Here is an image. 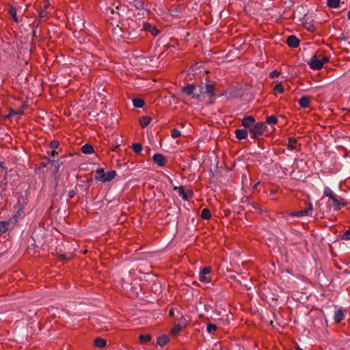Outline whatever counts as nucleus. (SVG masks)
<instances>
[{"instance_id":"obj_1","label":"nucleus","mask_w":350,"mask_h":350,"mask_svg":"<svg viewBox=\"0 0 350 350\" xmlns=\"http://www.w3.org/2000/svg\"><path fill=\"white\" fill-rule=\"evenodd\" d=\"M324 196L329 197L334 203V210L336 211H339L342 206L347 204V201L343 198L335 194L334 191L328 187H325L323 191Z\"/></svg>"},{"instance_id":"obj_2","label":"nucleus","mask_w":350,"mask_h":350,"mask_svg":"<svg viewBox=\"0 0 350 350\" xmlns=\"http://www.w3.org/2000/svg\"><path fill=\"white\" fill-rule=\"evenodd\" d=\"M328 62V58L321 55H313L308 62L310 67L313 70H319L323 68L324 63Z\"/></svg>"},{"instance_id":"obj_3","label":"nucleus","mask_w":350,"mask_h":350,"mask_svg":"<svg viewBox=\"0 0 350 350\" xmlns=\"http://www.w3.org/2000/svg\"><path fill=\"white\" fill-rule=\"evenodd\" d=\"M267 129V126L263 122H258L249 129L250 137L253 139H258L262 135Z\"/></svg>"},{"instance_id":"obj_4","label":"nucleus","mask_w":350,"mask_h":350,"mask_svg":"<svg viewBox=\"0 0 350 350\" xmlns=\"http://www.w3.org/2000/svg\"><path fill=\"white\" fill-rule=\"evenodd\" d=\"M124 28L131 29L132 31L128 30L129 36L136 37L138 32L136 31L139 28L140 25L136 21L128 18L124 23L122 24Z\"/></svg>"},{"instance_id":"obj_5","label":"nucleus","mask_w":350,"mask_h":350,"mask_svg":"<svg viewBox=\"0 0 350 350\" xmlns=\"http://www.w3.org/2000/svg\"><path fill=\"white\" fill-rule=\"evenodd\" d=\"M207 94L208 97L212 98L215 96L213 84L207 83L200 88V93L194 94L193 98H199L201 94Z\"/></svg>"},{"instance_id":"obj_6","label":"nucleus","mask_w":350,"mask_h":350,"mask_svg":"<svg viewBox=\"0 0 350 350\" xmlns=\"http://www.w3.org/2000/svg\"><path fill=\"white\" fill-rule=\"evenodd\" d=\"M185 10L182 4L173 5L168 9V12L173 17H180Z\"/></svg>"},{"instance_id":"obj_7","label":"nucleus","mask_w":350,"mask_h":350,"mask_svg":"<svg viewBox=\"0 0 350 350\" xmlns=\"http://www.w3.org/2000/svg\"><path fill=\"white\" fill-rule=\"evenodd\" d=\"M211 268L208 267H204L200 272L199 278L200 280L202 282L208 283L211 282V278L207 277L206 275L210 273Z\"/></svg>"},{"instance_id":"obj_8","label":"nucleus","mask_w":350,"mask_h":350,"mask_svg":"<svg viewBox=\"0 0 350 350\" xmlns=\"http://www.w3.org/2000/svg\"><path fill=\"white\" fill-rule=\"evenodd\" d=\"M255 123V118L252 116H245L241 121L242 126L246 129H250Z\"/></svg>"},{"instance_id":"obj_9","label":"nucleus","mask_w":350,"mask_h":350,"mask_svg":"<svg viewBox=\"0 0 350 350\" xmlns=\"http://www.w3.org/2000/svg\"><path fill=\"white\" fill-rule=\"evenodd\" d=\"M153 161L157 163L159 166H164L167 162L166 159L162 154L156 153L152 157Z\"/></svg>"},{"instance_id":"obj_10","label":"nucleus","mask_w":350,"mask_h":350,"mask_svg":"<svg viewBox=\"0 0 350 350\" xmlns=\"http://www.w3.org/2000/svg\"><path fill=\"white\" fill-rule=\"evenodd\" d=\"M287 44L292 48H296L299 44V40L294 35H291L287 38Z\"/></svg>"},{"instance_id":"obj_11","label":"nucleus","mask_w":350,"mask_h":350,"mask_svg":"<svg viewBox=\"0 0 350 350\" xmlns=\"http://www.w3.org/2000/svg\"><path fill=\"white\" fill-rule=\"evenodd\" d=\"M248 132L249 131L245 129H240L235 130L234 135L238 139L241 140L247 137Z\"/></svg>"},{"instance_id":"obj_12","label":"nucleus","mask_w":350,"mask_h":350,"mask_svg":"<svg viewBox=\"0 0 350 350\" xmlns=\"http://www.w3.org/2000/svg\"><path fill=\"white\" fill-rule=\"evenodd\" d=\"M125 8H126L125 6H124L121 4H119L116 6L115 9L111 8H107V11H108V10H109L111 14L116 13L118 15H120L122 13L124 12Z\"/></svg>"},{"instance_id":"obj_13","label":"nucleus","mask_w":350,"mask_h":350,"mask_svg":"<svg viewBox=\"0 0 350 350\" xmlns=\"http://www.w3.org/2000/svg\"><path fill=\"white\" fill-rule=\"evenodd\" d=\"M144 27L146 31L150 32L153 36H157L159 32L157 27H152L149 23H144Z\"/></svg>"},{"instance_id":"obj_14","label":"nucleus","mask_w":350,"mask_h":350,"mask_svg":"<svg viewBox=\"0 0 350 350\" xmlns=\"http://www.w3.org/2000/svg\"><path fill=\"white\" fill-rule=\"evenodd\" d=\"M196 86L193 84H187L182 88V91L187 95L194 94Z\"/></svg>"},{"instance_id":"obj_15","label":"nucleus","mask_w":350,"mask_h":350,"mask_svg":"<svg viewBox=\"0 0 350 350\" xmlns=\"http://www.w3.org/2000/svg\"><path fill=\"white\" fill-rule=\"evenodd\" d=\"M12 227V224L9 221H0V232H5L8 229Z\"/></svg>"},{"instance_id":"obj_16","label":"nucleus","mask_w":350,"mask_h":350,"mask_svg":"<svg viewBox=\"0 0 350 350\" xmlns=\"http://www.w3.org/2000/svg\"><path fill=\"white\" fill-rule=\"evenodd\" d=\"M344 317H345V316H344L343 312L341 309H338L334 312V319L335 322H336V323L340 322L344 319Z\"/></svg>"},{"instance_id":"obj_17","label":"nucleus","mask_w":350,"mask_h":350,"mask_svg":"<svg viewBox=\"0 0 350 350\" xmlns=\"http://www.w3.org/2000/svg\"><path fill=\"white\" fill-rule=\"evenodd\" d=\"M299 104L303 108H307L310 105V98L307 96H302L299 100Z\"/></svg>"},{"instance_id":"obj_18","label":"nucleus","mask_w":350,"mask_h":350,"mask_svg":"<svg viewBox=\"0 0 350 350\" xmlns=\"http://www.w3.org/2000/svg\"><path fill=\"white\" fill-rule=\"evenodd\" d=\"M81 152L84 154H92L94 152V148L89 144H85L81 147Z\"/></svg>"},{"instance_id":"obj_19","label":"nucleus","mask_w":350,"mask_h":350,"mask_svg":"<svg viewBox=\"0 0 350 350\" xmlns=\"http://www.w3.org/2000/svg\"><path fill=\"white\" fill-rule=\"evenodd\" d=\"M168 342L169 337L166 335L161 336L157 338V344L161 347L165 345Z\"/></svg>"},{"instance_id":"obj_20","label":"nucleus","mask_w":350,"mask_h":350,"mask_svg":"<svg viewBox=\"0 0 350 350\" xmlns=\"http://www.w3.org/2000/svg\"><path fill=\"white\" fill-rule=\"evenodd\" d=\"M116 175V172L115 170H111L107 173H105V176L103 178V182H108L111 180L115 178Z\"/></svg>"},{"instance_id":"obj_21","label":"nucleus","mask_w":350,"mask_h":350,"mask_svg":"<svg viewBox=\"0 0 350 350\" xmlns=\"http://www.w3.org/2000/svg\"><path fill=\"white\" fill-rule=\"evenodd\" d=\"M16 8L14 6H10L9 8V14L11 15L12 19L16 22L18 23L19 19L16 16Z\"/></svg>"},{"instance_id":"obj_22","label":"nucleus","mask_w":350,"mask_h":350,"mask_svg":"<svg viewBox=\"0 0 350 350\" xmlns=\"http://www.w3.org/2000/svg\"><path fill=\"white\" fill-rule=\"evenodd\" d=\"M107 342L102 338H96L94 340V345L98 348H103L106 346Z\"/></svg>"},{"instance_id":"obj_23","label":"nucleus","mask_w":350,"mask_h":350,"mask_svg":"<svg viewBox=\"0 0 350 350\" xmlns=\"http://www.w3.org/2000/svg\"><path fill=\"white\" fill-rule=\"evenodd\" d=\"M133 105L136 108H142L144 105V100L141 98H135L133 99Z\"/></svg>"},{"instance_id":"obj_24","label":"nucleus","mask_w":350,"mask_h":350,"mask_svg":"<svg viewBox=\"0 0 350 350\" xmlns=\"http://www.w3.org/2000/svg\"><path fill=\"white\" fill-rule=\"evenodd\" d=\"M98 176H96V179L103 182V178L105 176V172L103 168H98L96 171Z\"/></svg>"},{"instance_id":"obj_25","label":"nucleus","mask_w":350,"mask_h":350,"mask_svg":"<svg viewBox=\"0 0 350 350\" xmlns=\"http://www.w3.org/2000/svg\"><path fill=\"white\" fill-rule=\"evenodd\" d=\"M212 215L211 211L206 208L202 210L201 211V217L204 219H209L211 217Z\"/></svg>"},{"instance_id":"obj_26","label":"nucleus","mask_w":350,"mask_h":350,"mask_svg":"<svg viewBox=\"0 0 350 350\" xmlns=\"http://www.w3.org/2000/svg\"><path fill=\"white\" fill-rule=\"evenodd\" d=\"M151 118L147 116H142L139 118V123L142 127L147 126L150 122Z\"/></svg>"},{"instance_id":"obj_27","label":"nucleus","mask_w":350,"mask_h":350,"mask_svg":"<svg viewBox=\"0 0 350 350\" xmlns=\"http://www.w3.org/2000/svg\"><path fill=\"white\" fill-rule=\"evenodd\" d=\"M48 163H51V164L55 168L56 173L59 172L60 166L63 164V162H59V160H48Z\"/></svg>"},{"instance_id":"obj_28","label":"nucleus","mask_w":350,"mask_h":350,"mask_svg":"<svg viewBox=\"0 0 350 350\" xmlns=\"http://www.w3.org/2000/svg\"><path fill=\"white\" fill-rule=\"evenodd\" d=\"M123 28L124 27H119V25H117L116 27L113 28V33L115 34V35H117L118 36H120V37H124V34H123Z\"/></svg>"},{"instance_id":"obj_29","label":"nucleus","mask_w":350,"mask_h":350,"mask_svg":"<svg viewBox=\"0 0 350 350\" xmlns=\"http://www.w3.org/2000/svg\"><path fill=\"white\" fill-rule=\"evenodd\" d=\"M290 215L293 216V217H300L307 215V211H304V210L299 211H293V212L291 213Z\"/></svg>"},{"instance_id":"obj_30","label":"nucleus","mask_w":350,"mask_h":350,"mask_svg":"<svg viewBox=\"0 0 350 350\" xmlns=\"http://www.w3.org/2000/svg\"><path fill=\"white\" fill-rule=\"evenodd\" d=\"M151 340V336L149 334H141L139 336V340L141 343H146Z\"/></svg>"},{"instance_id":"obj_31","label":"nucleus","mask_w":350,"mask_h":350,"mask_svg":"<svg viewBox=\"0 0 350 350\" xmlns=\"http://www.w3.org/2000/svg\"><path fill=\"white\" fill-rule=\"evenodd\" d=\"M266 122L270 125L275 124L278 122V118L275 116H271L267 118Z\"/></svg>"},{"instance_id":"obj_32","label":"nucleus","mask_w":350,"mask_h":350,"mask_svg":"<svg viewBox=\"0 0 350 350\" xmlns=\"http://www.w3.org/2000/svg\"><path fill=\"white\" fill-rule=\"evenodd\" d=\"M326 3L330 8H338L340 5V1H326Z\"/></svg>"},{"instance_id":"obj_33","label":"nucleus","mask_w":350,"mask_h":350,"mask_svg":"<svg viewBox=\"0 0 350 350\" xmlns=\"http://www.w3.org/2000/svg\"><path fill=\"white\" fill-rule=\"evenodd\" d=\"M297 143V139L293 137L288 138V148L290 150L294 149V144Z\"/></svg>"},{"instance_id":"obj_34","label":"nucleus","mask_w":350,"mask_h":350,"mask_svg":"<svg viewBox=\"0 0 350 350\" xmlns=\"http://www.w3.org/2000/svg\"><path fill=\"white\" fill-rule=\"evenodd\" d=\"M171 136L173 138H177L181 136V132L177 129H173L171 131Z\"/></svg>"},{"instance_id":"obj_35","label":"nucleus","mask_w":350,"mask_h":350,"mask_svg":"<svg viewBox=\"0 0 350 350\" xmlns=\"http://www.w3.org/2000/svg\"><path fill=\"white\" fill-rule=\"evenodd\" d=\"M179 195L182 197L183 200L186 201L188 200V197L187 193L185 192L184 187L179 188V191H178Z\"/></svg>"},{"instance_id":"obj_36","label":"nucleus","mask_w":350,"mask_h":350,"mask_svg":"<svg viewBox=\"0 0 350 350\" xmlns=\"http://www.w3.org/2000/svg\"><path fill=\"white\" fill-rule=\"evenodd\" d=\"M217 329V326L215 324L209 323L206 326V330L208 333H212L216 331Z\"/></svg>"},{"instance_id":"obj_37","label":"nucleus","mask_w":350,"mask_h":350,"mask_svg":"<svg viewBox=\"0 0 350 350\" xmlns=\"http://www.w3.org/2000/svg\"><path fill=\"white\" fill-rule=\"evenodd\" d=\"M133 149L135 153H139L142 150V146L140 144H133Z\"/></svg>"},{"instance_id":"obj_38","label":"nucleus","mask_w":350,"mask_h":350,"mask_svg":"<svg viewBox=\"0 0 350 350\" xmlns=\"http://www.w3.org/2000/svg\"><path fill=\"white\" fill-rule=\"evenodd\" d=\"M274 90L276 92H278L280 94H282L284 91V88L282 87L281 83H278L275 85Z\"/></svg>"},{"instance_id":"obj_39","label":"nucleus","mask_w":350,"mask_h":350,"mask_svg":"<svg viewBox=\"0 0 350 350\" xmlns=\"http://www.w3.org/2000/svg\"><path fill=\"white\" fill-rule=\"evenodd\" d=\"M181 329H182V327L180 325H175L172 329V334L173 335H176L180 332Z\"/></svg>"},{"instance_id":"obj_40","label":"nucleus","mask_w":350,"mask_h":350,"mask_svg":"<svg viewBox=\"0 0 350 350\" xmlns=\"http://www.w3.org/2000/svg\"><path fill=\"white\" fill-rule=\"evenodd\" d=\"M47 7H48V4L44 5V9H41L39 11V17L40 18H44V17L46 16V12L45 11V10L47 8Z\"/></svg>"},{"instance_id":"obj_41","label":"nucleus","mask_w":350,"mask_h":350,"mask_svg":"<svg viewBox=\"0 0 350 350\" xmlns=\"http://www.w3.org/2000/svg\"><path fill=\"white\" fill-rule=\"evenodd\" d=\"M342 239L343 240H350V228L346 230L342 235Z\"/></svg>"},{"instance_id":"obj_42","label":"nucleus","mask_w":350,"mask_h":350,"mask_svg":"<svg viewBox=\"0 0 350 350\" xmlns=\"http://www.w3.org/2000/svg\"><path fill=\"white\" fill-rule=\"evenodd\" d=\"M135 3H134V6L136 8V9H142L144 8V1H133Z\"/></svg>"},{"instance_id":"obj_43","label":"nucleus","mask_w":350,"mask_h":350,"mask_svg":"<svg viewBox=\"0 0 350 350\" xmlns=\"http://www.w3.org/2000/svg\"><path fill=\"white\" fill-rule=\"evenodd\" d=\"M50 148L53 150H55L59 146V142L56 140H53L50 143Z\"/></svg>"},{"instance_id":"obj_44","label":"nucleus","mask_w":350,"mask_h":350,"mask_svg":"<svg viewBox=\"0 0 350 350\" xmlns=\"http://www.w3.org/2000/svg\"><path fill=\"white\" fill-rule=\"evenodd\" d=\"M280 74V72H278L277 70H275L269 73V77L271 79H275L278 77Z\"/></svg>"},{"instance_id":"obj_45","label":"nucleus","mask_w":350,"mask_h":350,"mask_svg":"<svg viewBox=\"0 0 350 350\" xmlns=\"http://www.w3.org/2000/svg\"><path fill=\"white\" fill-rule=\"evenodd\" d=\"M312 208H313L312 204L310 203L308 204V208L304 210V211H307V215H311Z\"/></svg>"},{"instance_id":"obj_46","label":"nucleus","mask_w":350,"mask_h":350,"mask_svg":"<svg viewBox=\"0 0 350 350\" xmlns=\"http://www.w3.org/2000/svg\"><path fill=\"white\" fill-rule=\"evenodd\" d=\"M46 161H42L40 163V168H44V167H46L48 164H51V163H48V159H45Z\"/></svg>"},{"instance_id":"obj_47","label":"nucleus","mask_w":350,"mask_h":350,"mask_svg":"<svg viewBox=\"0 0 350 350\" xmlns=\"http://www.w3.org/2000/svg\"><path fill=\"white\" fill-rule=\"evenodd\" d=\"M68 195L69 198L71 199L76 195V191L75 190H70L68 191Z\"/></svg>"},{"instance_id":"obj_48","label":"nucleus","mask_w":350,"mask_h":350,"mask_svg":"<svg viewBox=\"0 0 350 350\" xmlns=\"http://www.w3.org/2000/svg\"><path fill=\"white\" fill-rule=\"evenodd\" d=\"M253 2L254 1H248L247 5H245V12H251V10H249V8H250L249 3H253Z\"/></svg>"},{"instance_id":"obj_49","label":"nucleus","mask_w":350,"mask_h":350,"mask_svg":"<svg viewBox=\"0 0 350 350\" xmlns=\"http://www.w3.org/2000/svg\"><path fill=\"white\" fill-rule=\"evenodd\" d=\"M57 154V152L55 151V150H53V151L50 153V155L51 157H55Z\"/></svg>"},{"instance_id":"obj_50","label":"nucleus","mask_w":350,"mask_h":350,"mask_svg":"<svg viewBox=\"0 0 350 350\" xmlns=\"http://www.w3.org/2000/svg\"><path fill=\"white\" fill-rule=\"evenodd\" d=\"M5 167V163L4 162H0V168H4Z\"/></svg>"},{"instance_id":"obj_51","label":"nucleus","mask_w":350,"mask_h":350,"mask_svg":"<svg viewBox=\"0 0 350 350\" xmlns=\"http://www.w3.org/2000/svg\"><path fill=\"white\" fill-rule=\"evenodd\" d=\"M182 187H183L182 186L181 187L174 186L173 189L175 191H179V188H182Z\"/></svg>"},{"instance_id":"obj_52","label":"nucleus","mask_w":350,"mask_h":350,"mask_svg":"<svg viewBox=\"0 0 350 350\" xmlns=\"http://www.w3.org/2000/svg\"><path fill=\"white\" fill-rule=\"evenodd\" d=\"M347 18L349 20H350V10L348 12Z\"/></svg>"},{"instance_id":"obj_53","label":"nucleus","mask_w":350,"mask_h":350,"mask_svg":"<svg viewBox=\"0 0 350 350\" xmlns=\"http://www.w3.org/2000/svg\"><path fill=\"white\" fill-rule=\"evenodd\" d=\"M296 350H303L301 348H300V347L297 346L296 347Z\"/></svg>"},{"instance_id":"obj_54","label":"nucleus","mask_w":350,"mask_h":350,"mask_svg":"<svg viewBox=\"0 0 350 350\" xmlns=\"http://www.w3.org/2000/svg\"><path fill=\"white\" fill-rule=\"evenodd\" d=\"M173 314V310H170V314Z\"/></svg>"},{"instance_id":"obj_55","label":"nucleus","mask_w":350,"mask_h":350,"mask_svg":"<svg viewBox=\"0 0 350 350\" xmlns=\"http://www.w3.org/2000/svg\"><path fill=\"white\" fill-rule=\"evenodd\" d=\"M18 12H21V8H19V10H18Z\"/></svg>"},{"instance_id":"obj_56","label":"nucleus","mask_w":350,"mask_h":350,"mask_svg":"<svg viewBox=\"0 0 350 350\" xmlns=\"http://www.w3.org/2000/svg\"><path fill=\"white\" fill-rule=\"evenodd\" d=\"M116 148H117V146H115L114 148H113L112 150H115V149H116Z\"/></svg>"},{"instance_id":"obj_57","label":"nucleus","mask_w":350,"mask_h":350,"mask_svg":"<svg viewBox=\"0 0 350 350\" xmlns=\"http://www.w3.org/2000/svg\"><path fill=\"white\" fill-rule=\"evenodd\" d=\"M116 148H117V146H115L114 148H113L112 150H115V149H116Z\"/></svg>"},{"instance_id":"obj_58","label":"nucleus","mask_w":350,"mask_h":350,"mask_svg":"<svg viewBox=\"0 0 350 350\" xmlns=\"http://www.w3.org/2000/svg\"><path fill=\"white\" fill-rule=\"evenodd\" d=\"M116 148H117V146H115L114 148H113L112 150H115V149H116Z\"/></svg>"}]
</instances>
